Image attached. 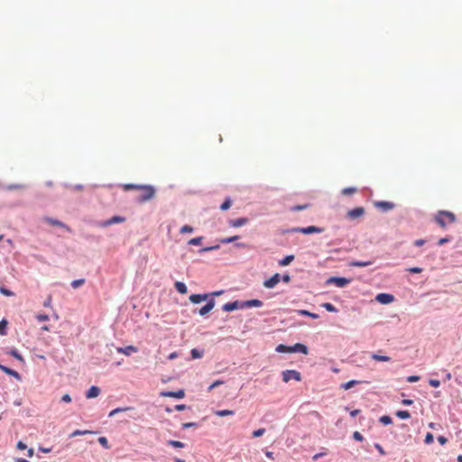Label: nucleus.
<instances>
[{
	"instance_id": "obj_1",
	"label": "nucleus",
	"mask_w": 462,
	"mask_h": 462,
	"mask_svg": "<svg viewBox=\"0 0 462 462\" xmlns=\"http://www.w3.org/2000/svg\"><path fill=\"white\" fill-rule=\"evenodd\" d=\"M434 219L441 228H446L456 221V216L452 212L440 210L435 215Z\"/></svg>"
},
{
	"instance_id": "obj_2",
	"label": "nucleus",
	"mask_w": 462,
	"mask_h": 462,
	"mask_svg": "<svg viewBox=\"0 0 462 462\" xmlns=\"http://www.w3.org/2000/svg\"><path fill=\"white\" fill-rule=\"evenodd\" d=\"M276 351L279 353H302L307 354L308 353V347L300 343H296L293 346H286L283 344H280L276 347Z\"/></svg>"
},
{
	"instance_id": "obj_3",
	"label": "nucleus",
	"mask_w": 462,
	"mask_h": 462,
	"mask_svg": "<svg viewBox=\"0 0 462 462\" xmlns=\"http://www.w3.org/2000/svg\"><path fill=\"white\" fill-rule=\"evenodd\" d=\"M140 192L136 199L140 203H144L154 197L155 189L151 185H143L140 187Z\"/></svg>"
},
{
	"instance_id": "obj_4",
	"label": "nucleus",
	"mask_w": 462,
	"mask_h": 462,
	"mask_svg": "<svg viewBox=\"0 0 462 462\" xmlns=\"http://www.w3.org/2000/svg\"><path fill=\"white\" fill-rule=\"evenodd\" d=\"M351 282L350 279L344 277H330L328 281V284H335L337 287L343 288Z\"/></svg>"
},
{
	"instance_id": "obj_5",
	"label": "nucleus",
	"mask_w": 462,
	"mask_h": 462,
	"mask_svg": "<svg viewBox=\"0 0 462 462\" xmlns=\"http://www.w3.org/2000/svg\"><path fill=\"white\" fill-rule=\"evenodd\" d=\"M160 396L182 399L185 396V391L183 389L178 391H162L160 393Z\"/></svg>"
},
{
	"instance_id": "obj_6",
	"label": "nucleus",
	"mask_w": 462,
	"mask_h": 462,
	"mask_svg": "<svg viewBox=\"0 0 462 462\" xmlns=\"http://www.w3.org/2000/svg\"><path fill=\"white\" fill-rule=\"evenodd\" d=\"M292 232L301 233L304 235H310L313 233H321L322 229L314 226H310L308 227H297L292 229Z\"/></svg>"
},
{
	"instance_id": "obj_7",
	"label": "nucleus",
	"mask_w": 462,
	"mask_h": 462,
	"mask_svg": "<svg viewBox=\"0 0 462 462\" xmlns=\"http://www.w3.org/2000/svg\"><path fill=\"white\" fill-rule=\"evenodd\" d=\"M281 281V275L279 273H275L271 278L265 280L263 282V286L268 289H272L275 287Z\"/></svg>"
},
{
	"instance_id": "obj_8",
	"label": "nucleus",
	"mask_w": 462,
	"mask_h": 462,
	"mask_svg": "<svg viewBox=\"0 0 462 462\" xmlns=\"http://www.w3.org/2000/svg\"><path fill=\"white\" fill-rule=\"evenodd\" d=\"M375 300L381 304H390L394 300V296L389 293H379L376 295Z\"/></svg>"
},
{
	"instance_id": "obj_9",
	"label": "nucleus",
	"mask_w": 462,
	"mask_h": 462,
	"mask_svg": "<svg viewBox=\"0 0 462 462\" xmlns=\"http://www.w3.org/2000/svg\"><path fill=\"white\" fill-rule=\"evenodd\" d=\"M365 214V208L363 207H357L351 210H348L346 216L350 219H356L362 217Z\"/></svg>"
},
{
	"instance_id": "obj_10",
	"label": "nucleus",
	"mask_w": 462,
	"mask_h": 462,
	"mask_svg": "<svg viewBox=\"0 0 462 462\" xmlns=\"http://www.w3.org/2000/svg\"><path fill=\"white\" fill-rule=\"evenodd\" d=\"M125 221V217H119V216H114L111 218L100 223L99 226L105 227V226H111L114 224L123 223Z\"/></svg>"
},
{
	"instance_id": "obj_11",
	"label": "nucleus",
	"mask_w": 462,
	"mask_h": 462,
	"mask_svg": "<svg viewBox=\"0 0 462 462\" xmlns=\"http://www.w3.org/2000/svg\"><path fill=\"white\" fill-rule=\"evenodd\" d=\"M263 301L260 300H249L241 303V308H253V307H262Z\"/></svg>"
},
{
	"instance_id": "obj_12",
	"label": "nucleus",
	"mask_w": 462,
	"mask_h": 462,
	"mask_svg": "<svg viewBox=\"0 0 462 462\" xmlns=\"http://www.w3.org/2000/svg\"><path fill=\"white\" fill-rule=\"evenodd\" d=\"M100 393V388L96 386V385H92L87 392H86V398L87 399H92V398H96L99 395Z\"/></svg>"
},
{
	"instance_id": "obj_13",
	"label": "nucleus",
	"mask_w": 462,
	"mask_h": 462,
	"mask_svg": "<svg viewBox=\"0 0 462 462\" xmlns=\"http://www.w3.org/2000/svg\"><path fill=\"white\" fill-rule=\"evenodd\" d=\"M117 352L122 353L125 356H131L132 354L137 353V347L134 346H127L125 347H117Z\"/></svg>"
},
{
	"instance_id": "obj_14",
	"label": "nucleus",
	"mask_w": 462,
	"mask_h": 462,
	"mask_svg": "<svg viewBox=\"0 0 462 462\" xmlns=\"http://www.w3.org/2000/svg\"><path fill=\"white\" fill-rule=\"evenodd\" d=\"M215 306V300H210L205 306H203L199 310V313L201 316H205L208 314Z\"/></svg>"
},
{
	"instance_id": "obj_15",
	"label": "nucleus",
	"mask_w": 462,
	"mask_h": 462,
	"mask_svg": "<svg viewBox=\"0 0 462 462\" xmlns=\"http://www.w3.org/2000/svg\"><path fill=\"white\" fill-rule=\"evenodd\" d=\"M208 297V294H191L189 296V300L194 304H199L201 301L206 300Z\"/></svg>"
},
{
	"instance_id": "obj_16",
	"label": "nucleus",
	"mask_w": 462,
	"mask_h": 462,
	"mask_svg": "<svg viewBox=\"0 0 462 462\" xmlns=\"http://www.w3.org/2000/svg\"><path fill=\"white\" fill-rule=\"evenodd\" d=\"M248 222V219L245 217H240L236 219H232L229 221V226L233 227H240L245 225Z\"/></svg>"
},
{
	"instance_id": "obj_17",
	"label": "nucleus",
	"mask_w": 462,
	"mask_h": 462,
	"mask_svg": "<svg viewBox=\"0 0 462 462\" xmlns=\"http://www.w3.org/2000/svg\"><path fill=\"white\" fill-rule=\"evenodd\" d=\"M240 306H241V304L237 300H236L233 302H227V303L224 304L222 309L225 311H232V310H237L238 308H241Z\"/></svg>"
},
{
	"instance_id": "obj_18",
	"label": "nucleus",
	"mask_w": 462,
	"mask_h": 462,
	"mask_svg": "<svg viewBox=\"0 0 462 462\" xmlns=\"http://www.w3.org/2000/svg\"><path fill=\"white\" fill-rule=\"evenodd\" d=\"M45 221L50 223L52 226H60V227L65 228L67 231L71 232V229L67 225H65L64 223H62V222H60L59 220H56V219H53V218H50V217H46Z\"/></svg>"
},
{
	"instance_id": "obj_19",
	"label": "nucleus",
	"mask_w": 462,
	"mask_h": 462,
	"mask_svg": "<svg viewBox=\"0 0 462 462\" xmlns=\"http://www.w3.org/2000/svg\"><path fill=\"white\" fill-rule=\"evenodd\" d=\"M134 407H118V408H116L113 411H111L109 412V414H108V417L112 418V417H114L116 414H117L119 412L127 411H134Z\"/></svg>"
},
{
	"instance_id": "obj_20",
	"label": "nucleus",
	"mask_w": 462,
	"mask_h": 462,
	"mask_svg": "<svg viewBox=\"0 0 462 462\" xmlns=\"http://www.w3.org/2000/svg\"><path fill=\"white\" fill-rule=\"evenodd\" d=\"M174 287H175L176 291L178 292H180V294H186L188 291L186 284L182 282H176L174 283Z\"/></svg>"
},
{
	"instance_id": "obj_21",
	"label": "nucleus",
	"mask_w": 462,
	"mask_h": 462,
	"mask_svg": "<svg viewBox=\"0 0 462 462\" xmlns=\"http://www.w3.org/2000/svg\"><path fill=\"white\" fill-rule=\"evenodd\" d=\"M362 383V381H358V380H351V381H348V382H346V383H342V384L340 385V387H341L342 389H345V390H349V389H351L352 387H354V386H356V385H357V384H359V383Z\"/></svg>"
},
{
	"instance_id": "obj_22",
	"label": "nucleus",
	"mask_w": 462,
	"mask_h": 462,
	"mask_svg": "<svg viewBox=\"0 0 462 462\" xmlns=\"http://www.w3.org/2000/svg\"><path fill=\"white\" fill-rule=\"evenodd\" d=\"M376 206L383 208L384 210H390L393 208V204L388 201H379L376 203Z\"/></svg>"
},
{
	"instance_id": "obj_23",
	"label": "nucleus",
	"mask_w": 462,
	"mask_h": 462,
	"mask_svg": "<svg viewBox=\"0 0 462 462\" xmlns=\"http://www.w3.org/2000/svg\"><path fill=\"white\" fill-rule=\"evenodd\" d=\"M214 413L218 417H225L228 415H234L235 411L231 410H218L215 411Z\"/></svg>"
},
{
	"instance_id": "obj_24",
	"label": "nucleus",
	"mask_w": 462,
	"mask_h": 462,
	"mask_svg": "<svg viewBox=\"0 0 462 462\" xmlns=\"http://www.w3.org/2000/svg\"><path fill=\"white\" fill-rule=\"evenodd\" d=\"M293 260H294V255H292V254L287 255L279 262V264L282 266H286V265H289Z\"/></svg>"
},
{
	"instance_id": "obj_25",
	"label": "nucleus",
	"mask_w": 462,
	"mask_h": 462,
	"mask_svg": "<svg viewBox=\"0 0 462 462\" xmlns=\"http://www.w3.org/2000/svg\"><path fill=\"white\" fill-rule=\"evenodd\" d=\"M167 444L169 446H171L176 448H182L186 446L185 443H183V442H180L179 440H172V439L168 440Z\"/></svg>"
},
{
	"instance_id": "obj_26",
	"label": "nucleus",
	"mask_w": 462,
	"mask_h": 462,
	"mask_svg": "<svg viewBox=\"0 0 462 462\" xmlns=\"http://www.w3.org/2000/svg\"><path fill=\"white\" fill-rule=\"evenodd\" d=\"M94 432L91 430H76L70 434V438H74L77 436H83L86 434H93Z\"/></svg>"
},
{
	"instance_id": "obj_27",
	"label": "nucleus",
	"mask_w": 462,
	"mask_h": 462,
	"mask_svg": "<svg viewBox=\"0 0 462 462\" xmlns=\"http://www.w3.org/2000/svg\"><path fill=\"white\" fill-rule=\"evenodd\" d=\"M7 324L8 322L5 319L0 321V335L5 336L7 334Z\"/></svg>"
},
{
	"instance_id": "obj_28",
	"label": "nucleus",
	"mask_w": 462,
	"mask_h": 462,
	"mask_svg": "<svg viewBox=\"0 0 462 462\" xmlns=\"http://www.w3.org/2000/svg\"><path fill=\"white\" fill-rule=\"evenodd\" d=\"M370 264H372V262L354 261L350 263V266L354 267H365Z\"/></svg>"
},
{
	"instance_id": "obj_29",
	"label": "nucleus",
	"mask_w": 462,
	"mask_h": 462,
	"mask_svg": "<svg viewBox=\"0 0 462 462\" xmlns=\"http://www.w3.org/2000/svg\"><path fill=\"white\" fill-rule=\"evenodd\" d=\"M396 416L402 420H407L411 418V413L408 411H397Z\"/></svg>"
},
{
	"instance_id": "obj_30",
	"label": "nucleus",
	"mask_w": 462,
	"mask_h": 462,
	"mask_svg": "<svg viewBox=\"0 0 462 462\" xmlns=\"http://www.w3.org/2000/svg\"><path fill=\"white\" fill-rule=\"evenodd\" d=\"M379 421L383 425H390L393 422V419L389 415H383L379 418Z\"/></svg>"
},
{
	"instance_id": "obj_31",
	"label": "nucleus",
	"mask_w": 462,
	"mask_h": 462,
	"mask_svg": "<svg viewBox=\"0 0 462 462\" xmlns=\"http://www.w3.org/2000/svg\"><path fill=\"white\" fill-rule=\"evenodd\" d=\"M97 441L106 449H109L111 448L106 437H99Z\"/></svg>"
},
{
	"instance_id": "obj_32",
	"label": "nucleus",
	"mask_w": 462,
	"mask_h": 462,
	"mask_svg": "<svg viewBox=\"0 0 462 462\" xmlns=\"http://www.w3.org/2000/svg\"><path fill=\"white\" fill-rule=\"evenodd\" d=\"M298 313L300 315L308 316V317H310L312 319H318L319 318L318 314L310 312L309 310H298Z\"/></svg>"
},
{
	"instance_id": "obj_33",
	"label": "nucleus",
	"mask_w": 462,
	"mask_h": 462,
	"mask_svg": "<svg viewBox=\"0 0 462 462\" xmlns=\"http://www.w3.org/2000/svg\"><path fill=\"white\" fill-rule=\"evenodd\" d=\"M356 188H354V187H348V188H345L341 190V193L345 196H349V195H353L354 193L356 192Z\"/></svg>"
},
{
	"instance_id": "obj_34",
	"label": "nucleus",
	"mask_w": 462,
	"mask_h": 462,
	"mask_svg": "<svg viewBox=\"0 0 462 462\" xmlns=\"http://www.w3.org/2000/svg\"><path fill=\"white\" fill-rule=\"evenodd\" d=\"M190 355L193 359L200 358L203 356V351H199L196 348H193L190 352Z\"/></svg>"
},
{
	"instance_id": "obj_35",
	"label": "nucleus",
	"mask_w": 462,
	"mask_h": 462,
	"mask_svg": "<svg viewBox=\"0 0 462 462\" xmlns=\"http://www.w3.org/2000/svg\"><path fill=\"white\" fill-rule=\"evenodd\" d=\"M232 201L227 198L220 206L221 210H227L231 207Z\"/></svg>"
},
{
	"instance_id": "obj_36",
	"label": "nucleus",
	"mask_w": 462,
	"mask_h": 462,
	"mask_svg": "<svg viewBox=\"0 0 462 462\" xmlns=\"http://www.w3.org/2000/svg\"><path fill=\"white\" fill-rule=\"evenodd\" d=\"M322 306H323V308H325L329 312H337V311L336 307L333 304L329 303V302H326Z\"/></svg>"
},
{
	"instance_id": "obj_37",
	"label": "nucleus",
	"mask_w": 462,
	"mask_h": 462,
	"mask_svg": "<svg viewBox=\"0 0 462 462\" xmlns=\"http://www.w3.org/2000/svg\"><path fill=\"white\" fill-rule=\"evenodd\" d=\"M202 239H203V237H202V236H199V237L191 238V239L189 241V245H199L201 244Z\"/></svg>"
},
{
	"instance_id": "obj_38",
	"label": "nucleus",
	"mask_w": 462,
	"mask_h": 462,
	"mask_svg": "<svg viewBox=\"0 0 462 462\" xmlns=\"http://www.w3.org/2000/svg\"><path fill=\"white\" fill-rule=\"evenodd\" d=\"M143 185H137V184H125L124 186V189L125 190H130V189H137L140 191V187H142Z\"/></svg>"
},
{
	"instance_id": "obj_39",
	"label": "nucleus",
	"mask_w": 462,
	"mask_h": 462,
	"mask_svg": "<svg viewBox=\"0 0 462 462\" xmlns=\"http://www.w3.org/2000/svg\"><path fill=\"white\" fill-rule=\"evenodd\" d=\"M84 283H85V280H84V279L74 280V281L71 282V286H72L74 289H77V288H79V286L83 285Z\"/></svg>"
},
{
	"instance_id": "obj_40",
	"label": "nucleus",
	"mask_w": 462,
	"mask_h": 462,
	"mask_svg": "<svg viewBox=\"0 0 462 462\" xmlns=\"http://www.w3.org/2000/svg\"><path fill=\"white\" fill-rule=\"evenodd\" d=\"M237 239H238V236H230V237L222 238L220 240V242L222 244H229V243H232V242H234V241H236Z\"/></svg>"
},
{
	"instance_id": "obj_41",
	"label": "nucleus",
	"mask_w": 462,
	"mask_h": 462,
	"mask_svg": "<svg viewBox=\"0 0 462 462\" xmlns=\"http://www.w3.org/2000/svg\"><path fill=\"white\" fill-rule=\"evenodd\" d=\"M0 369L5 374H8L9 375H19L17 372L11 370L5 366L0 365Z\"/></svg>"
},
{
	"instance_id": "obj_42",
	"label": "nucleus",
	"mask_w": 462,
	"mask_h": 462,
	"mask_svg": "<svg viewBox=\"0 0 462 462\" xmlns=\"http://www.w3.org/2000/svg\"><path fill=\"white\" fill-rule=\"evenodd\" d=\"M199 427V423L197 422H185L181 425V428L182 429H189V428H198Z\"/></svg>"
},
{
	"instance_id": "obj_43",
	"label": "nucleus",
	"mask_w": 462,
	"mask_h": 462,
	"mask_svg": "<svg viewBox=\"0 0 462 462\" xmlns=\"http://www.w3.org/2000/svg\"><path fill=\"white\" fill-rule=\"evenodd\" d=\"M434 441V436L432 433L430 432H428L425 436V439H424V442L426 444H431L432 442Z\"/></svg>"
},
{
	"instance_id": "obj_44",
	"label": "nucleus",
	"mask_w": 462,
	"mask_h": 462,
	"mask_svg": "<svg viewBox=\"0 0 462 462\" xmlns=\"http://www.w3.org/2000/svg\"><path fill=\"white\" fill-rule=\"evenodd\" d=\"M180 232L181 234H184V233H192V232H193V227H192V226H189V225H185V226H183L180 228Z\"/></svg>"
},
{
	"instance_id": "obj_45",
	"label": "nucleus",
	"mask_w": 462,
	"mask_h": 462,
	"mask_svg": "<svg viewBox=\"0 0 462 462\" xmlns=\"http://www.w3.org/2000/svg\"><path fill=\"white\" fill-rule=\"evenodd\" d=\"M310 207L309 204H304V205H298V206H294L291 208V211H299V210H303V209H306Z\"/></svg>"
},
{
	"instance_id": "obj_46",
	"label": "nucleus",
	"mask_w": 462,
	"mask_h": 462,
	"mask_svg": "<svg viewBox=\"0 0 462 462\" xmlns=\"http://www.w3.org/2000/svg\"><path fill=\"white\" fill-rule=\"evenodd\" d=\"M373 358L377 361H389L390 357L386 356L373 355Z\"/></svg>"
},
{
	"instance_id": "obj_47",
	"label": "nucleus",
	"mask_w": 462,
	"mask_h": 462,
	"mask_svg": "<svg viewBox=\"0 0 462 462\" xmlns=\"http://www.w3.org/2000/svg\"><path fill=\"white\" fill-rule=\"evenodd\" d=\"M264 432H265L264 429H258L253 432V437L259 438V437L263 436Z\"/></svg>"
},
{
	"instance_id": "obj_48",
	"label": "nucleus",
	"mask_w": 462,
	"mask_h": 462,
	"mask_svg": "<svg viewBox=\"0 0 462 462\" xmlns=\"http://www.w3.org/2000/svg\"><path fill=\"white\" fill-rule=\"evenodd\" d=\"M224 383V381L222 380H217L215 381L213 383H211L209 386H208V391H211L213 388L218 386V385H221Z\"/></svg>"
},
{
	"instance_id": "obj_49",
	"label": "nucleus",
	"mask_w": 462,
	"mask_h": 462,
	"mask_svg": "<svg viewBox=\"0 0 462 462\" xmlns=\"http://www.w3.org/2000/svg\"><path fill=\"white\" fill-rule=\"evenodd\" d=\"M353 438L354 439H356V441H362L364 439V437L363 435L359 432V431H355L353 433Z\"/></svg>"
},
{
	"instance_id": "obj_50",
	"label": "nucleus",
	"mask_w": 462,
	"mask_h": 462,
	"mask_svg": "<svg viewBox=\"0 0 462 462\" xmlns=\"http://www.w3.org/2000/svg\"><path fill=\"white\" fill-rule=\"evenodd\" d=\"M36 319L38 321H47L49 320V316L46 314H38L36 315Z\"/></svg>"
},
{
	"instance_id": "obj_51",
	"label": "nucleus",
	"mask_w": 462,
	"mask_h": 462,
	"mask_svg": "<svg viewBox=\"0 0 462 462\" xmlns=\"http://www.w3.org/2000/svg\"><path fill=\"white\" fill-rule=\"evenodd\" d=\"M429 383L432 386V387H439L440 385V381L439 380H437V379H430L429 381Z\"/></svg>"
},
{
	"instance_id": "obj_52",
	"label": "nucleus",
	"mask_w": 462,
	"mask_h": 462,
	"mask_svg": "<svg viewBox=\"0 0 462 462\" xmlns=\"http://www.w3.org/2000/svg\"><path fill=\"white\" fill-rule=\"evenodd\" d=\"M408 272L411 273H420L422 269L420 267H411L408 269Z\"/></svg>"
},
{
	"instance_id": "obj_53",
	"label": "nucleus",
	"mask_w": 462,
	"mask_h": 462,
	"mask_svg": "<svg viewBox=\"0 0 462 462\" xmlns=\"http://www.w3.org/2000/svg\"><path fill=\"white\" fill-rule=\"evenodd\" d=\"M218 248H219V245L208 246V247L202 248L199 252L200 253L208 252V251L216 250Z\"/></svg>"
},
{
	"instance_id": "obj_54",
	"label": "nucleus",
	"mask_w": 462,
	"mask_h": 462,
	"mask_svg": "<svg viewBox=\"0 0 462 462\" xmlns=\"http://www.w3.org/2000/svg\"><path fill=\"white\" fill-rule=\"evenodd\" d=\"M0 291H1V293H3L5 296H12V295H14V293L11 291H9V290H7L5 288H3V287L0 288Z\"/></svg>"
},
{
	"instance_id": "obj_55",
	"label": "nucleus",
	"mask_w": 462,
	"mask_h": 462,
	"mask_svg": "<svg viewBox=\"0 0 462 462\" xmlns=\"http://www.w3.org/2000/svg\"><path fill=\"white\" fill-rule=\"evenodd\" d=\"M61 402H71V397L69 393H65L62 395L61 397Z\"/></svg>"
},
{
	"instance_id": "obj_56",
	"label": "nucleus",
	"mask_w": 462,
	"mask_h": 462,
	"mask_svg": "<svg viewBox=\"0 0 462 462\" xmlns=\"http://www.w3.org/2000/svg\"><path fill=\"white\" fill-rule=\"evenodd\" d=\"M174 411H184L187 409V406L185 404H177L173 407Z\"/></svg>"
},
{
	"instance_id": "obj_57",
	"label": "nucleus",
	"mask_w": 462,
	"mask_h": 462,
	"mask_svg": "<svg viewBox=\"0 0 462 462\" xmlns=\"http://www.w3.org/2000/svg\"><path fill=\"white\" fill-rule=\"evenodd\" d=\"M374 448L378 450V452H379L381 455H384V454H385L384 449L383 448V447H382L379 443H375V444H374Z\"/></svg>"
},
{
	"instance_id": "obj_58",
	"label": "nucleus",
	"mask_w": 462,
	"mask_h": 462,
	"mask_svg": "<svg viewBox=\"0 0 462 462\" xmlns=\"http://www.w3.org/2000/svg\"><path fill=\"white\" fill-rule=\"evenodd\" d=\"M16 448L20 450H23L27 448V446L23 441H18Z\"/></svg>"
},
{
	"instance_id": "obj_59",
	"label": "nucleus",
	"mask_w": 462,
	"mask_h": 462,
	"mask_svg": "<svg viewBox=\"0 0 462 462\" xmlns=\"http://www.w3.org/2000/svg\"><path fill=\"white\" fill-rule=\"evenodd\" d=\"M437 439L441 445H444L448 442V439L444 436H439Z\"/></svg>"
},
{
	"instance_id": "obj_60",
	"label": "nucleus",
	"mask_w": 462,
	"mask_h": 462,
	"mask_svg": "<svg viewBox=\"0 0 462 462\" xmlns=\"http://www.w3.org/2000/svg\"><path fill=\"white\" fill-rule=\"evenodd\" d=\"M450 239L448 237H443V238H440L438 242V245H444L445 243H448Z\"/></svg>"
},
{
	"instance_id": "obj_61",
	"label": "nucleus",
	"mask_w": 462,
	"mask_h": 462,
	"mask_svg": "<svg viewBox=\"0 0 462 462\" xmlns=\"http://www.w3.org/2000/svg\"><path fill=\"white\" fill-rule=\"evenodd\" d=\"M424 244H425V240H423V239H418V240H415V241H414V245H415L416 246H421V245H423Z\"/></svg>"
},
{
	"instance_id": "obj_62",
	"label": "nucleus",
	"mask_w": 462,
	"mask_h": 462,
	"mask_svg": "<svg viewBox=\"0 0 462 462\" xmlns=\"http://www.w3.org/2000/svg\"><path fill=\"white\" fill-rule=\"evenodd\" d=\"M283 375H299V374L295 371H290V370H287L286 372H283L282 373Z\"/></svg>"
},
{
	"instance_id": "obj_63",
	"label": "nucleus",
	"mask_w": 462,
	"mask_h": 462,
	"mask_svg": "<svg viewBox=\"0 0 462 462\" xmlns=\"http://www.w3.org/2000/svg\"><path fill=\"white\" fill-rule=\"evenodd\" d=\"M402 402L403 405H411L413 403V401L411 399H404V400H402Z\"/></svg>"
},
{
	"instance_id": "obj_64",
	"label": "nucleus",
	"mask_w": 462,
	"mask_h": 462,
	"mask_svg": "<svg viewBox=\"0 0 462 462\" xmlns=\"http://www.w3.org/2000/svg\"><path fill=\"white\" fill-rule=\"evenodd\" d=\"M420 379V377H407V381L410 383H416Z\"/></svg>"
}]
</instances>
